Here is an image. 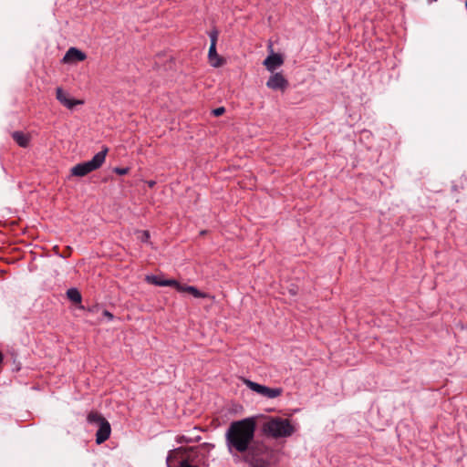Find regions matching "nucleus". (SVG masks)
Here are the masks:
<instances>
[{
    "label": "nucleus",
    "mask_w": 467,
    "mask_h": 467,
    "mask_svg": "<svg viewBox=\"0 0 467 467\" xmlns=\"http://www.w3.org/2000/svg\"><path fill=\"white\" fill-rule=\"evenodd\" d=\"M243 382L252 391L266 399H275L283 393L282 388H269L257 382H254L248 379H244Z\"/></svg>",
    "instance_id": "obj_5"
},
{
    "label": "nucleus",
    "mask_w": 467,
    "mask_h": 467,
    "mask_svg": "<svg viewBox=\"0 0 467 467\" xmlns=\"http://www.w3.org/2000/svg\"><path fill=\"white\" fill-rule=\"evenodd\" d=\"M178 467H199L197 464L191 463L188 459L182 460Z\"/></svg>",
    "instance_id": "obj_18"
},
{
    "label": "nucleus",
    "mask_w": 467,
    "mask_h": 467,
    "mask_svg": "<svg viewBox=\"0 0 467 467\" xmlns=\"http://www.w3.org/2000/svg\"><path fill=\"white\" fill-rule=\"evenodd\" d=\"M209 36L211 39V45L216 46L217 38H218V31L213 30L209 33Z\"/></svg>",
    "instance_id": "obj_17"
},
{
    "label": "nucleus",
    "mask_w": 467,
    "mask_h": 467,
    "mask_svg": "<svg viewBox=\"0 0 467 467\" xmlns=\"http://www.w3.org/2000/svg\"><path fill=\"white\" fill-rule=\"evenodd\" d=\"M103 316L106 317L109 320H112L114 317L113 315L108 310L103 311Z\"/></svg>",
    "instance_id": "obj_22"
},
{
    "label": "nucleus",
    "mask_w": 467,
    "mask_h": 467,
    "mask_svg": "<svg viewBox=\"0 0 467 467\" xmlns=\"http://www.w3.org/2000/svg\"><path fill=\"white\" fill-rule=\"evenodd\" d=\"M87 57L86 54L76 47H70L65 54L63 61L65 63H71L77 61H83Z\"/></svg>",
    "instance_id": "obj_8"
},
{
    "label": "nucleus",
    "mask_w": 467,
    "mask_h": 467,
    "mask_svg": "<svg viewBox=\"0 0 467 467\" xmlns=\"http://www.w3.org/2000/svg\"><path fill=\"white\" fill-rule=\"evenodd\" d=\"M87 421L99 427L96 432L97 444H101L109 438L111 433L110 424L100 413L90 411L88 414Z\"/></svg>",
    "instance_id": "obj_4"
},
{
    "label": "nucleus",
    "mask_w": 467,
    "mask_h": 467,
    "mask_svg": "<svg viewBox=\"0 0 467 467\" xmlns=\"http://www.w3.org/2000/svg\"><path fill=\"white\" fill-rule=\"evenodd\" d=\"M465 5H466V9H467V0H466V4H465Z\"/></svg>",
    "instance_id": "obj_27"
},
{
    "label": "nucleus",
    "mask_w": 467,
    "mask_h": 467,
    "mask_svg": "<svg viewBox=\"0 0 467 467\" xmlns=\"http://www.w3.org/2000/svg\"><path fill=\"white\" fill-rule=\"evenodd\" d=\"M249 462L251 467H271L269 461L256 456H252Z\"/></svg>",
    "instance_id": "obj_12"
},
{
    "label": "nucleus",
    "mask_w": 467,
    "mask_h": 467,
    "mask_svg": "<svg viewBox=\"0 0 467 467\" xmlns=\"http://www.w3.org/2000/svg\"><path fill=\"white\" fill-rule=\"evenodd\" d=\"M177 441L178 442H182V441L188 442L190 441L188 439H186L185 436H180V437H178Z\"/></svg>",
    "instance_id": "obj_23"
},
{
    "label": "nucleus",
    "mask_w": 467,
    "mask_h": 467,
    "mask_svg": "<svg viewBox=\"0 0 467 467\" xmlns=\"http://www.w3.org/2000/svg\"><path fill=\"white\" fill-rule=\"evenodd\" d=\"M67 296L71 302L75 304L80 303L82 299L80 292L75 287L67 289Z\"/></svg>",
    "instance_id": "obj_13"
},
{
    "label": "nucleus",
    "mask_w": 467,
    "mask_h": 467,
    "mask_svg": "<svg viewBox=\"0 0 467 467\" xmlns=\"http://www.w3.org/2000/svg\"><path fill=\"white\" fill-rule=\"evenodd\" d=\"M208 57L210 64L214 67H218L223 65V60L219 57L216 51V46L211 45L208 52Z\"/></svg>",
    "instance_id": "obj_10"
},
{
    "label": "nucleus",
    "mask_w": 467,
    "mask_h": 467,
    "mask_svg": "<svg viewBox=\"0 0 467 467\" xmlns=\"http://www.w3.org/2000/svg\"><path fill=\"white\" fill-rule=\"evenodd\" d=\"M3 361H4V355H3V353L0 351V366L2 365Z\"/></svg>",
    "instance_id": "obj_24"
},
{
    "label": "nucleus",
    "mask_w": 467,
    "mask_h": 467,
    "mask_svg": "<svg viewBox=\"0 0 467 467\" xmlns=\"http://www.w3.org/2000/svg\"><path fill=\"white\" fill-rule=\"evenodd\" d=\"M161 286H173L177 291L182 292L183 285L180 284L175 279H165L162 283H159Z\"/></svg>",
    "instance_id": "obj_15"
},
{
    "label": "nucleus",
    "mask_w": 467,
    "mask_h": 467,
    "mask_svg": "<svg viewBox=\"0 0 467 467\" xmlns=\"http://www.w3.org/2000/svg\"><path fill=\"white\" fill-rule=\"evenodd\" d=\"M284 63L282 57L279 54H271L264 61V65L267 70L274 72L277 67H281Z\"/></svg>",
    "instance_id": "obj_9"
},
{
    "label": "nucleus",
    "mask_w": 467,
    "mask_h": 467,
    "mask_svg": "<svg viewBox=\"0 0 467 467\" xmlns=\"http://www.w3.org/2000/svg\"><path fill=\"white\" fill-rule=\"evenodd\" d=\"M114 172L119 174V175H125L129 172V168H120V167H116L114 168Z\"/></svg>",
    "instance_id": "obj_19"
},
{
    "label": "nucleus",
    "mask_w": 467,
    "mask_h": 467,
    "mask_svg": "<svg viewBox=\"0 0 467 467\" xmlns=\"http://www.w3.org/2000/svg\"><path fill=\"white\" fill-rule=\"evenodd\" d=\"M150 239V234L148 231H143L142 232V235H141V241L142 242H148V240Z\"/></svg>",
    "instance_id": "obj_21"
},
{
    "label": "nucleus",
    "mask_w": 467,
    "mask_h": 467,
    "mask_svg": "<svg viewBox=\"0 0 467 467\" xmlns=\"http://www.w3.org/2000/svg\"><path fill=\"white\" fill-rule=\"evenodd\" d=\"M154 184V182H150V186H152Z\"/></svg>",
    "instance_id": "obj_26"
},
{
    "label": "nucleus",
    "mask_w": 467,
    "mask_h": 467,
    "mask_svg": "<svg viewBox=\"0 0 467 467\" xmlns=\"http://www.w3.org/2000/svg\"><path fill=\"white\" fill-rule=\"evenodd\" d=\"M262 431L268 437L280 439L291 437L296 431V427L288 419L270 417L264 422Z\"/></svg>",
    "instance_id": "obj_2"
},
{
    "label": "nucleus",
    "mask_w": 467,
    "mask_h": 467,
    "mask_svg": "<svg viewBox=\"0 0 467 467\" xmlns=\"http://www.w3.org/2000/svg\"><path fill=\"white\" fill-rule=\"evenodd\" d=\"M266 86L274 90H284L287 88L288 82L281 73H275L267 80Z\"/></svg>",
    "instance_id": "obj_7"
},
{
    "label": "nucleus",
    "mask_w": 467,
    "mask_h": 467,
    "mask_svg": "<svg viewBox=\"0 0 467 467\" xmlns=\"http://www.w3.org/2000/svg\"><path fill=\"white\" fill-rule=\"evenodd\" d=\"M255 421L246 418L234 421L225 432V441L229 452L234 456L250 451L254 439Z\"/></svg>",
    "instance_id": "obj_1"
},
{
    "label": "nucleus",
    "mask_w": 467,
    "mask_h": 467,
    "mask_svg": "<svg viewBox=\"0 0 467 467\" xmlns=\"http://www.w3.org/2000/svg\"><path fill=\"white\" fill-rule=\"evenodd\" d=\"M224 111H225V109L223 107H219L213 110V114L215 117H219V116L223 115L224 113Z\"/></svg>",
    "instance_id": "obj_20"
},
{
    "label": "nucleus",
    "mask_w": 467,
    "mask_h": 467,
    "mask_svg": "<svg viewBox=\"0 0 467 467\" xmlns=\"http://www.w3.org/2000/svg\"><path fill=\"white\" fill-rule=\"evenodd\" d=\"M57 99L66 108L72 109L77 105L83 104L82 100L71 99L68 94L66 93L62 88H57L56 90Z\"/></svg>",
    "instance_id": "obj_6"
},
{
    "label": "nucleus",
    "mask_w": 467,
    "mask_h": 467,
    "mask_svg": "<svg viewBox=\"0 0 467 467\" xmlns=\"http://www.w3.org/2000/svg\"><path fill=\"white\" fill-rule=\"evenodd\" d=\"M107 153L108 148H104L102 150L96 153L90 161L78 163L77 165L73 166L70 170L71 175L83 177L98 170L104 163Z\"/></svg>",
    "instance_id": "obj_3"
},
{
    "label": "nucleus",
    "mask_w": 467,
    "mask_h": 467,
    "mask_svg": "<svg viewBox=\"0 0 467 467\" xmlns=\"http://www.w3.org/2000/svg\"><path fill=\"white\" fill-rule=\"evenodd\" d=\"M169 455H171V451H170ZM169 461H170V456H168V458H167V462H169Z\"/></svg>",
    "instance_id": "obj_25"
},
{
    "label": "nucleus",
    "mask_w": 467,
    "mask_h": 467,
    "mask_svg": "<svg viewBox=\"0 0 467 467\" xmlns=\"http://www.w3.org/2000/svg\"><path fill=\"white\" fill-rule=\"evenodd\" d=\"M12 138L20 147L26 148L28 146L29 137L26 134L21 131H15L12 133Z\"/></svg>",
    "instance_id": "obj_11"
},
{
    "label": "nucleus",
    "mask_w": 467,
    "mask_h": 467,
    "mask_svg": "<svg viewBox=\"0 0 467 467\" xmlns=\"http://www.w3.org/2000/svg\"><path fill=\"white\" fill-rule=\"evenodd\" d=\"M182 292H188L195 298L206 297V295L204 293L201 292L195 286H192V285H183Z\"/></svg>",
    "instance_id": "obj_14"
},
{
    "label": "nucleus",
    "mask_w": 467,
    "mask_h": 467,
    "mask_svg": "<svg viewBox=\"0 0 467 467\" xmlns=\"http://www.w3.org/2000/svg\"><path fill=\"white\" fill-rule=\"evenodd\" d=\"M164 279H162L161 276L159 275H147L146 276V281L150 284H152V285H158V286H161V285L159 283H162Z\"/></svg>",
    "instance_id": "obj_16"
}]
</instances>
